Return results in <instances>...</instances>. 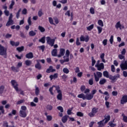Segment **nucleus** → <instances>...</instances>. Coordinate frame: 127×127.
Returning a JSON list of instances; mask_svg holds the SVG:
<instances>
[{"instance_id":"nucleus-7","label":"nucleus","mask_w":127,"mask_h":127,"mask_svg":"<svg viewBox=\"0 0 127 127\" xmlns=\"http://www.w3.org/2000/svg\"><path fill=\"white\" fill-rule=\"evenodd\" d=\"M0 55H6V49L0 45Z\"/></svg>"},{"instance_id":"nucleus-25","label":"nucleus","mask_w":127,"mask_h":127,"mask_svg":"<svg viewBox=\"0 0 127 127\" xmlns=\"http://www.w3.org/2000/svg\"><path fill=\"white\" fill-rule=\"evenodd\" d=\"M100 58L103 63H106V60H105V53H102L100 55Z\"/></svg>"},{"instance_id":"nucleus-6","label":"nucleus","mask_w":127,"mask_h":127,"mask_svg":"<svg viewBox=\"0 0 127 127\" xmlns=\"http://www.w3.org/2000/svg\"><path fill=\"white\" fill-rule=\"evenodd\" d=\"M11 84L13 86V88L16 90V92H18V84L15 80H12L11 81Z\"/></svg>"},{"instance_id":"nucleus-16","label":"nucleus","mask_w":127,"mask_h":127,"mask_svg":"<svg viewBox=\"0 0 127 127\" xmlns=\"http://www.w3.org/2000/svg\"><path fill=\"white\" fill-rule=\"evenodd\" d=\"M58 78V73H55L54 75H51L50 76V78L51 79V81H52L53 79H55Z\"/></svg>"},{"instance_id":"nucleus-54","label":"nucleus","mask_w":127,"mask_h":127,"mask_svg":"<svg viewBox=\"0 0 127 127\" xmlns=\"http://www.w3.org/2000/svg\"><path fill=\"white\" fill-rule=\"evenodd\" d=\"M38 15L39 17H41V16L43 15V12H42V10H41L38 12Z\"/></svg>"},{"instance_id":"nucleus-1","label":"nucleus","mask_w":127,"mask_h":127,"mask_svg":"<svg viewBox=\"0 0 127 127\" xmlns=\"http://www.w3.org/2000/svg\"><path fill=\"white\" fill-rule=\"evenodd\" d=\"M26 110L27 108L25 106H22L21 107V110L19 111V116L21 118H26L27 113H26Z\"/></svg>"},{"instance_id":"nucleus-61","label":"nucleus","mask_w":127,"mask_h":127,"mask_svg":"<svg viewBox=\"0 0 127 127\" xmlns=\"http://www.w3.org/2000/svg\"><path fill=\"white\" fill-rule=\"evenodd\" d=\"M3 127H8V123L6 122V121L4 122L3 123Z\"/></svg>"},{"instance_id":"nucleus-22","label":"nucleus","mask_w":127,"mask_h":127,"mask_svg":"<svg viewBox=\"0 0 127 127\" xmlns=\"http://www.w3.org/2000/svg\"><path fill=\"white\" fill-rule=\"evenodd\" d=\"M12 24H13V20L12 19H8L6 24V26H9V25H12Z\"/></svg>"},{"instance_id":"nucleus-30","label":"nucleus","mask_w":127,"mask_h":127,"mask_svg":"<svg viewBox=\"0 0 127 127\" xmlns=\"http://www.w3.org/2000/svg\"><path fill=\"white\" fill-rule=\"evenodd\" d=\"M29 36H35L36 35V32L33 31V30L30 31L29 32Z\"/></svg>"},{"instance_id":"nucleus-63","label":"nucleus","mask_w":127,"mask_h":127,"mask_svg":"<svg viewBox=\"0 0 127 127\" xmlns=\"http://www.w3.org/2000/svg\"><path fill=\"white\" fill-rule=\"evenodd\" d=\"M27 22L29 25H31V17L28 18Z\"/></svg>"},{"instance_id":"nucleus-12","label":"nucleus","mask_w":127,"mask_h":127,"mask_svg":"<svg viewBox=\"0 0 127 127\" xmlns=\"http://www.w3.org/2000/svg\"><path fill=\"white\" fill-rule=\"evenodd\" d=\"M115 27L117 29H119L120 28V30L124 29L125 28V26L121 25V22L118 21L116 24L115 25Z\"/></svg>"},{"instance_id":"nucleus-31","label":"nucleus","mask_w":127,"mask_h":127,"mask_svg":"<svg viewBox=\"0 0 127 127\" xmlns=\"http://www.w3.org/2000/svg\"><path fill=\"white\" fill-rule=\"evenodd\" d=\"M103 76L106 78H109L110 76H109V72H108V71H103Z\"/></svg>"},{"instance_id":"nucleus-28","label":"nucleus","mask_w":127,"mask_h":127,"mask_svg":"<svg viewBox=\"0 0 127 127\" xmlns=\"http://www.w3.org/2000/svg\"><path fill=\"white\" fill-rule=\"evenodd\" d=\"M55 88L58 94L62 93V91H61V90H60V87H59V86H55Z\"/></svg>"},{"instance_id":"nucleus-26","label":"nucleus","mask_w":127,"mask_h":127,"mask_svg":"<svg viewBox=\"0 0 127 127\" xmlns=\"http://www.w3.org/2000/svg\"><path fill=\"white\" fill-rule=\"evenodd\" d=\"M25 64L26 65V66H30V65L32 64V62H31V61L30 60H27L25 61Z\"/></svg>"},{"instance_id":"nucleus-51","label":"nucleus","mask_w":127,"mask_h":127,"mask_svg":"<svg viewBox=\"0 0 127 127\" xmlns=\"http://www.w3.org/2000/svg\"><path fill=\"white\" fill-rule=\"evenodd\" d=\"M4 90V86L2 85L0 86V94H2V93H3Z\"/></svg>"},{"instance_id":"nucleus-21","label":"nucleus","mask_w":127,"mask_h":127,"mask_svg":"<svg viewBox=\"0 0 127 127\" xmlns=\"http://www.w3.org/2000/svg\"><path fill=\"white\" fill-rule=\"evenodd\" d=\"M86 100H88V101H90L94 98V96L93 95H91V94L87 95L86 96H85Z\"/></svg>"},{"instance_id":"nucleus-46","label":"nucleus","mask_w":127,"mask_h":127,"mask_svg":"<svg viewBox=\"0 0 127 127\" xmlns=\"http://www.w3.org/2000/svg\"><path fill=\"white\" fill-rule=\"evenodd\" d=\"M11 69L12 71H13V72H18V68H17V67H15L14 66H11Z\"/></svg>"},{"instance_id":"nucleus-27","label":"nucleus","mask_w":127,"mask_h":127,"mask_svg":"<svg viewBox=\"0 0 127 127\" xmlns=\"http://www.w3.org/2000/svg\"><path fill=\"white\" fill-rule=\"evenodd\" d=\"M106 82H107V80H106V79L101 78L99 81V84L100 85H104Z\"/></svg>"},{"instance_id":"nucleus-57","label":"nucleus","mask_w":127,"mask_h":127,"mask_svg":"<svg viewBox=\"0 0 127 127\" xmlns=\"http://www.w3.org/2000/svg\"><path fill=\"white\" fill-rule=\"evenodd\" d=\"M109 125L111 127H115L117 126V124L113 123V122H109Z\"/></svg>"},{"instance_id":"nucleus-19","label":"nucleus","mask_w":127,"mask_h":127,"mask_svg":"<svg viewBox=\"0 0 127 127\" xmlns=\"http://www.w3.org/2000/svg\"><path fill=\"white\" fill-rule=\"evenodd\" d=\"M104 122H105V120H103L97 123L99 127H103L105 126V124L106 123H105V122L104 123Z\"/></svg>"},{"instance_id":"nucleus-29","label":"nucleus","mask_w":127,"mask_h":127,"mask_svg":"<svg viewBox=\"0 0 127 127\" xmlns=\"http://www.w3.org/2000/svg\"><path fill=\"white\" fill-rule=\"evenodd\" d=\"M15 3V2H14V0H12L10 5L9 6V8L10 9H12V8H13V5H14Z\"/></svg>"},{"instance_id":"nucleus-5","label":"nucleus","mask_w":127,"mask_h":127,"mask_svg":"<svg viewBox=\"0 0 127 127\" xmlns=\"http://www.w3.org/2000/svg\"><path fill=\"white\" fill-rule=\"evenodd\" d=\"M121 77V75L119 74H117L116 75L112 76L110 75L109 78L110 80H112V82H116L118 79L120 78Z\"/></svg>"},{"instance_id":"nucleus-48","label":"nucleus","mask_w":127,"mask_h":127,"mask_svg":"<svg viewBox=\"0 0 127 127\" xmlns=\"http://www.w3.org/2000/svg\"><path fill=\"white\" fill-rule=\"evenodd\" d=\"M62 78L64 82L67 80V78H68V76L66 74H64L63 76H62Z\"/></svg>"},{"instance_id":"nucleus-56","label":"nucleus","mask_w":127,"mask_h":127,"mask_svg":"<svg viewBox=\"0 0 127 127\" xmlns=\"http://www.w3.org/2000/svg\"><path fill=\"white\" fill-rule=\"evenodd\" d=\"M118 58L120 60H123V59H125V56L124 55L120 54L118 56Z\"/></svg>"},{"instance_id":"nucleus-23","label":"nucleus","mask_w":127,"mask_h":127,"mask_svg":"<svg viewBox=\"0 0 127 127\" xmlns=\"http://www.w3.org/2000/svg\"><path fill=\"white\" fill-rule=\"evenodd\" d=\"M35 67L36 69H38V70H41L42 66L39 62H38L37 64H35Z\"/></svg>"},{"instance_id":"nucleus-2","label":"nucleus","mask_w":127,"mask_h":127,"mask_svg":"<svg viewBox=\"0 0 127 127\" xmlns=\"http://www.w3.org/2000/svg\"><path fill=\"white\" fill-rule=\"evenodd\" d=\"M47 43L51 47H53L55 43V39H51L50 37H46Z\"/></svg>"},{"instance_id":"nucleus-38","label":"nucleus","mask_w":127,"mask_h":127,"mask_svg":"<svg viewBox=\"0 0 127 127\" xmlns=\"http://www.w3.org/2000/svg\"><path fill=\"white\" fill-rule=\"evenodd\" d=\"M39 42L44 44L45 43V37H43L41 39H39Z\"/></svg>"},{"instance_id":"nucleus-45","label":"nucleus","mask_w":127,"mask_h":127,"mask_svg":"<svg viewBox=\"0 0 127 127\" xmlns=\"http://www.w3.org/2000/svg\"><path fill=\"white\" fill-rule=\"evenodd\" d=\"M63 58L65 62H69L70 60L69 59V57H67L66 56H64Z\"/></svg>"},{"instance_id":"nucleus-42","label":"nucleus","mask_w":127,"mask_h":127,"mask_svg":"<svg viewBox=\"0 0 127 127\" xmlns=\"http://www.w3.org/2000/svg\"><path fill=\"white\" fill-rule=\"evenodd\" d=\"M98 24H99V25H100V26H101V27H103V26H104V22H103V21H102V20H99L98 21Z\"/></svg>"},{"instance_id":"nucleus-14","label":"nucleus","mask_w":127,"mask_h":127,"mask_svg":"<svg viewBox=\"0 0 127 127\" xmlns=\"http://www.w3.org/2000/svg\"><path fill=\"white\" fill-rule=\"evenodd\" d=\"M33 57V53L31 52H30L26 55V58H27V59H32Z\"/></svg>"},{"instance_id":"nucleus-13","label":"nucleus","mask_w":127,"mask_h":127,"mask_svg":"<svg viewBox=\"0 0 127 127\" xmlns=\"http://www.w3.org/2000/svg\"><path fill=\"white\" fill-rule=\"evenodd\" d=\"M55 71H56V69L53 68V66H49V68L47 69L46 72L51 73V72H55Z\"/></svg>"},{"instance_id":"nucleus-11","label":"nucleus","mask_w":127,"mask_h":127,"mask_svg":"<svg viewBox=\"0 0 127 127\" xmlns=\"http://www.w3.org/2000/svg\"><path fill=\"white\" fill-rule=\"evenodd\" d=\"M120 103L121 105H125L126 103H127V95H124L121 99Z\"/></svg>"},{"instance_id":"nucleus-64","label":"nucleus","mask_w":127,"mask_h":127,"mask_svg":"<svg viewBox=\"0 0 127 127\" xmlns=\"http://www.w3.org/2000/svg\"><path fill=\"white\" fill-rule=\"evenodd\" d=\"M123 74L124 77H125V78H127V71H125V70L123 71Z\"/></svg>"},{"instance_id":"nucleus-53","label":"nucleus","mask_w":127,"mask_h":127,"mask_svg":"<svg viewBox=\"0 0 127 127\" xmlns=\"http://www.w3.org/2000/svg\"><path fill=\"white\" fill-rule=\"evenodd\" d=\"M57 109L59 110V111H60L61 113H63V112H64V109L62 106H58Z\"/></svg>"},{"instance_id":"nucleus-10","label":"nucleus","mask_w":127,"mask_h":127,"mask_svg":"<svg viewBox=\"0 0 127 127\" xmlns=\"http://www.w3.org/2000/svg\"><path fill=\"white\" fill-rule=\"evenodd\" d=\"M95 67L97 68L98 71H101V70L104 69L105 66L104 65V63H101L100 64H95Z\"/></svg>"},{"instance_id":"nucleus-36","label":"nucleus","mask_w":127,"mask_h":127,"mask_svg":"<svg viewBox=\"0 0 127 127\" xmlns=\"http://www.w3.org/2000/svg\"><path fill=\"white\" fill-rule=\"evenodd\" d=\"M60 54L63 56H64V55L65 54V49H61L60 51Z\"/></svg>"},{"instance_id":"nucleus-47","label":"nucleus","mask_w":127,"mask_h":127,"mask_svg":"<svg viewBox=\"0 0 127 127\" xmlns=\"http://www.w3.org/2000/svg\"><path fill=\"white\" fill-rule=\"evenodd\" d=\"M93 28H94V24H92V25H91L87 27V29L89 31H91V30H92V29H93Z\"/></svg>"},{"instance_id":"nucleus-24","label":"nucleus","mask_w":127,"mask_h":127,"mask_svg":"<svg viewBox=\"0 0 127 127\" xmlns=\"http://www.w3.org/2000/svg\"><path fill=\"white\" fill-rule=\"evenodd\" d=\"M77 97L79 98L80 99H82L83 100H85L86 99V96H85V94H84L83 93L79 94L77 96Z\"/></svg>"},{"instance_id":"nucleus-32","label":"nucleus","mask_w":127,"mask_h":127,"mask_svg":"<svg viewBox=\"0 0 127 127\" xmlns=\"http://www.w3.org/2000/svg\"><path fill=\"white\" fill-rule=\"evenodd\" d=\"M63 71L65 74H69V72H70L69 69L68 68H67L66 67L64 68L63 69Z\"/></svg>"},{"instance_id":"nucleus-41","label":"nucleus","mask_w":127,"mask_h":127,"mask_svg":"<svg viewBox=\"0 0 127 127\" xmlns=\"http://www.w3.org/2000/svg\"><path fill=\"white\" fill-rule=\"evenodd\" d=\"M57 98L58 100H60V101H61L62 100V93H59V94L57 96Z\"/></svg>"},{"instance_id":"nucleus-8","label":"nucleus","mask_w":127,"mask_h":127,"mask_svg":"<svg viewBox=\"0 0 127 127\" xmlns=\"http://www.w3.org/2000/svg\"><path fill=\"white\" fill-rule=\"evenodd\" d=\"M80 40V41L88 42L89 40H90V38L89 37V36H86L85 37L84 35H81Z\"/></svg>"},{"instance_id":"nucleus-33","label":"nucleus","mask_w":127,"mask_h":127,"mask_svg":"<svg viewBox=\"0 0 127 127\" xmlns=\"http://www.w3.org/2000/svg\"><path fill=\"white\" fill-rule=\"evenodd\" d=\"M39 88L35 86V94L36 95V96H38V95H39Z\"/></svg>"},{"instance_id":"nucleus-9","label":"nucleus","mask_w":127,"mask_h":127,"mask_svg":"<svg viewBox=\"0 0 127 127\" xmlns=\"http://www.w3.org/2000/svg\"><path fill=\"white\" fill-rule=\"evenodd\" d=\"M120 67L122 71H124V70H127V61H126L124 63H122L120 64Z\"/></svg>"},{"instance_id":"nucleus-17","label":"nucleus","mask_w":127,"mask_h":127,"mask_svg":"<svg viewBox=\"0 0 127 127\" xmlns=\"http://www.w3.org/2000/svg\"><path fill=\"white\" fill-rule=\"evenodd\" d=\"M10 43L12 46H15L16 47L19 45V42H14L13 41H10Z\"/></svg>"},{"instance_id":"nucleus-3","label":"nucleus","mask_w":127,"mask_h":127,"mask_svg":"<svg viewBox=\"0 0 127 127\" xmlns=\"http://www.w3.org/2000/svg\"><path fill=\"white\" fill-rule=\"evenodd\" d=\"M98 111H99V108L94 107L92 108L91 112L88 114V116H89L90 118H94L96 114L98 113Z\"/></svg>"},{"instance_id":"nucleus-34","label":"nucleus","mask_w":127,"mask_h":127,"mask_svg":"<svg viewBox=\"0 0 127 127\" xmlns=\"http://www.w3.org/2000/svg\"><path fill=\"white\" fill-rule=\"evenodd\" d=\"M16 50L19 52H21V51H23L24 50V47L21 46L20 47H18L16 48Z\"/></svg>"},{"instance_id":"nucleus-62","label":"nucleus","mask_w":127,"mask_h":127,"mask_svg":"<svg viewBox=\"0 0 127 127\" xmlns=\"http://www.w3.org/2000/svg\"><path fill=\"white\" fill-rule=\"evenodd\" d=\"M22 14H26L27 13V10L26 8H24L23 10L22 11Z\"/></svg>"},{"instance_id":"nucleus-58","label":"nucleus","mask_w":127,"mask_h":127,"mask_svg":"<svg viewBox=\"0 0 127 127\" xmlns=\"http://www.w3.org/2000/svg\"><path fill=\"white\" fill-rule=\"evenodd\" d=\"M90 12L91 13V14H95V9H94V8L91 7L90 9Z\"/></svg>"},{"instance_id":"nucleus-4","label":"nucleus","mask_w":127,"mask_h":127,"mask_svg":"<svg viewBox=\"0 0 127 127\" xmlns=\"http://www.w3.org/2000/svg\"><path fill=\"white\" fill-rule=\"evenodd\" d=\"M93 75L94 76L95 80L96 82H99V80H100V78H102V76H103V73L100 71H97L96 73H94Z\"/></svg>"},{"instance_id":"nucleus-39","label":"nucleus","mask_w":127,"mask_h":127,"mask_svg":"<svg viewBox=\"0 0 127 127\" xmlns=\"http://www.w3.org/2000/svg\"><path fill=\"white\" fill-rule=\"evenodd\" d=\"M91 61H92V64H91L92 66H94L95 64H96V60H95V59H94V57H91Z\"/></svg>"},{"instance_id":"nucleus-43","label":"nucleus","mask_w":127,"mask_h":127,"mask_svg":"<svg viewBox=\"0 0 127 127\" xmlns=\"http://www.w3.org/2000/svg\"><path fill=\"white\" fill-rule=\"evenodd\" d=\"M49 21L51 24L55 25V24L54 23V21H53V19L52 18V17H49Z\"/></svg>"},{"instance_id":"nucleus-52","label":"nucleus","mask_w":127,"mask_h":127,"mask_svg":"<svg viewBox=\"0 0 127 127\" xmlns=\"http://www.w3.org/2000/svg\"><path fill=\"white\" fill-rule=\"evenodd\" d=\"M53 109V107L50 105L47 106V110H48V111H52Z\"/></svg>"},{"instance_id":"nucleus-55","label":"nucleus","mask_w":127,"mask_h":127,"mask_svg":"<svg viewBox=\"0 0 127 127\" xmlns=\"http://www.w3.org/2000/svg\"><path fill=\"white\" fill-rule=\"evenodd\" d=\"M76 45L77 46H79V45H81V42H80V41L79 40V38H76Z\"/></svg>"},{"instance_id":"nucleus-44","label":"nucleus","mask_w":127,"mask_h":127,"mask_svg":"<svg viewBox=\"0 0 127 127\" xmlns=\"http://www.w3.org/2000/svg\"><path fill=\"white\" fill-rule=\"evenodd\" d=\"M53 88H55V86H53L52 87L50 88L49 92L51 95H54V93H53Z\"/></svg>"},{"instance_id":"nucleus-59","label":"nucleus","mask_w":127,"mask_h":127,"mask_svg":"<svg viewBox=\"0 0 127 127\" xmlns=\"http://www.w3.org/2000/svg\"><path fill=\"white\" fill-rule=\"evenodd\" d=\"M89 84L92 86L94 84V81L93 80V78H91L88 81Z\"/></svg>"},{"instance_id":"nucleus-35","label":"nucleus","mask_w":127,"mask_h":127,"mask_svg":"<svg viewBox=\"0 0 127 127\" xmlns=\"http://www.w3.org/2000/svg\"><path fill=\"white\" fill-rule=\"evenodd\" d=\"M122 117H123V118L124 122H125V123H127V116H126L125 114L123 113L122 114Z\"/></svg>"},{"instance_id":"nucleus-18","label":"nucleus","mask_w":127,"mask_h":127,"mask_svg":"<svg viewBox=\"0 0 127 127\" xmlns=\"http://www.w3.org/2000/svg\"><path fill=\"white\" fill-rule=\"evenodd\" d=\"M51 53L53 56H54V57H56V56H57V49H53Z\"/></svg>"},{"instance_id":"nucleus-50","label":"nucleus","mask_w":127,"mask_h":127,"mask_svg":"<svg viewBox=\"0 0 127 127\" xmlns=\"http://www.w3.org/2000/svg\"><path fill=\"white\" fill-rule=\"evenodd\" d=\"M77 117H84V114L81 112H78L76 113Z\"/></svg>"},{"instance_id":"nucleus-49","label":"nucleus","mask_w":127,"mask_h":127,"mask_svg":"<svg viewBox=\"0 0 127 127\" xmlns=\"http://www.w3.org/2000/svg\"><path fill=\"white\" fill-rule=\"evenodd\" d=\"M38 48L42 50V52H44V50H45V46L42 45L38 47Z\"/></svg>"},{"instance_id":"nucleus-60","label":"nucleus","mask_w":127,"mask_h":127,"mask_svg":"<svg viewBox=\"0 0 127 127\" xmlns=\"http://www.w3.org/2000/svg\"><path fill=\"white\" fill-rule=\"evenodd\" d=\"M4 13H5L6 16H8L9 15V11L7 10H5L4 11Z\"/></svg>"},{"instance_id":"nucleus-15","label":"nucleus","mask_w":127,"mask_h":127,"mask_svg":"<svg viewBox=\"0 0 127 127\" xmlns=\"http://www.w3.org/2000/svg\"><path fill=\"white\" fill-rule=\"evenodd\" d=\"M104 118L105 124H107L111 120V116L110 115H105Z\"/></svg>"},{"instance_id":"nucleus-20","label":"nucleus","mask_w":127,"mask_h":127,"mask_svg":"<svg viewBox=\"0 0 127 127\" xmlns=\"http://www.w3.org/2000/svg\"><path fill=\"white\" fill-rule=\"evenodd\" d=\"M68 117L69 116L65 115L62 118V121L63 123H64V124H65V123H66L67 122Z\"/></svg>"},{"instance_id":"nucleus-37","label":"nucleus","mask_w":127,"mask_h":127,"mask_svg":"<svg viewBox=\"0 0 127 127\" xmlns=\"http://www.w3.org/2000/svg\"><path fill=\"white\" fill-rule=\"evenodd\" d=\"M38 29H39L41 32H44L45 31V28H44L43 27L41 26H39Z\"/></svg>"},{"instance_id":"nucleus-40","label":"nucleus","mask_w":127,"mask_h":127,"mask_svg":"<svg viewBox=\"0 0 127 127\" xmlns=\"http://www.w3.org/2000/svg\"><path fill=\"white\" fill-rule=\"evenodd\" d=\"M97 28L98 31V34H100V33H102V31H103V28L97 26Z\"/></svg>"}]
</instances>
